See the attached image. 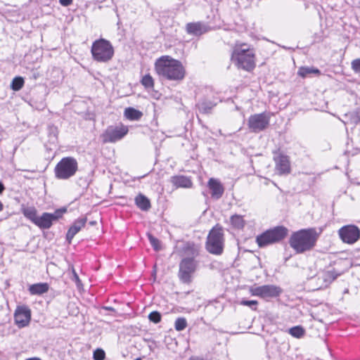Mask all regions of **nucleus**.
<instances>
[{"mask_svg": "<svg viewBox=\"0 0 360 360\" xmlns=\"http://www.w3.org/2000/svg\"><path fill=\"white\" fill-rule=\"evenodd\" d=\"M224 246L223 229L221 226L217 225L211 229L207 236L206 249L211 254L220 255L223 252Z\"/></svg>", "mask_w": 360, "mask_h": 360, "instance_id": "nucleus-5", "label": "nucleus"}, {"mask_svg": "<svg viewBox=\"0 0 360 360\" xmlns=\"http://www.w3.org/2000/svg\"><path fill=\"white\" fill-rule=\"evenodd\" d=\"M25 84L24 79L22 77H15L13 79L11 84V88L15 91L20 90Z\"/></svg>", "mask_w": 360, "mask_h": 360, "instance_id": "nucleus-28", "label": "nucleus"}, {"mask_svg": "<svg viewBox=\"0 0 360 360\" xmlns=\"http://www.w3.org/2000/svg\"><path fill=\"white\" fill-rule=\"evenodd\" d=\"M27 360H41L38 358H32V359H27Z\"/></svg>", "mask_w": 360, "mask_h": 360, "instance_id": "nucleus-46", "label": "nucleus"}, {"mask_svg": "<svg viewBox=\"0 0 360 360\" xmlns=\"http://www.w3.org/2000/svg\"><path fill=\"white\" fill-rule=\"evenodd\" d=\"M143 114H124L127 120L130 121L139 120Z\"/></svg>", "mask_w": 360, "mask_h": 360, "instance_id": "nucleus-39", "label": "nucleus"}, {"mask_svg": "<svg viewBox=\"0 0 360 360\" xmlns=\"http://www.w3.org/2000/svg\"><path fill=\"white\" fill-rule=\"evenodd\" d=\"M49 286L46 283H39L32 284L29 288V291L32 295H42L48 292Z\"/></svg>", "mask_w": 360, "mask_h": 360, "instance_id": "nucleus-22", "label": "nucleus"}, {"mask_svg": "<svg viewBox=\"0 0 360 360\" xmlns=\"http://www.w3.org/2000/svg\"><path fill=\"white\" fill-rule=\"evenodd\" d=\"M289 333L296 338H302L304 334V330L302 326H297L289 329Z\"/></svg>", "mask_w": 360, "mask_h": 360, "instance_id": "nucleus-29", "label": "nucleus"}, {"mask_svg": "<svg viewBox=\"0 0 360 360\" xmlns=\"http://www.w3.org/2000/svg\"><path fill=\"white\" fill-rule=\"evenodd\" d=\"M250 292L254 296L269 298L279 296L282 292V290L280 287L274 285H264L251 288Z\"/></svg>", "mask_w": 360, "mask_h": 360, "instance_id": "nucleus-10", "label": "nucleus"}, {"mask_svg": "<svg viewBox=\"0 0 360 360\" xmlns=\"http://www.w3.org/2000/svg\"><path fill=\"white\" fill-rule=\"evenodd\" d=\"M352 68L355 72L360 73V58L355 59L352 62Z\"/></svg>", "mask_w": 360, "mask_h": 360, "instance_id": "nucleus-38", "label": "nucleus"}, {"mask_svg": "<svg viewBox=\"0 0 360 360\" xmlns=\"http://www.w3.org/2000/svg\"><path fill=\"white\" fill-rule=\"evenodd\" d=\"M193 256L197 255V252H195V250H193Z\"/></svg>", "mask_w": 360, "mask_h": 360, "instance_id": "nucleus-47", "label": "nucleus"}, {"mask_svg": "<svg viewBox=\"0 0 360 360\" xmlns=\"http://www.w3.org/2000/svg\"><path fill=\"white\" fill-rule=\"evenodd\" d=\"M77 169L78 163L75 158H63L55 167V176L58 179H68L75 174Z\"/></svg>", "mask_w": 360, "mask_h": 360, "instance_id": "nucleus-6", "label": "nucleus"}, {"mask_svg": "<svg viewBox=\"0 0 360 360\" xmlns=\"http://www.w3.org/2000/svg\"><path fill=\"white\" fill-rule=\"evenodd\" d=\"M198 108L200 110H210L212 109L213 104L212 103H210L209 104H207L205 102H200L198 104Z\"/></svg>", "mask_w": 360, "mask_h": 360, "instance_id": "nucleus-37", "label": "nucleus"}, {"mask_svg": "<svg viewBox=\"0 0 360 360\" xmlns=\"http://www.w3.org/2000/svg\"><path fill=\"white\" fill-rule=\"evenodd\" d=\"M129 131L127 126L122 124L108 126L101 135L103 143H115L122 140Z\"/></svg>", "mask_w": 360, "mask_h": 360, "instance_id": "nucleus-7", "label": "nucleus"}, {"mask_svg": "<svg viewBox=\"0 0 360 360\" xmlns=\"http://www.w3.org/2000/svg\"><path fill=\"white\" fill-rule=\"evenodd\" d=\"M198 263L193 257L184 258L179 264V278L184 283L191 281V275L195 271Z\"/></svg>", "mask_w": 360, "mask_h": 360, "instance_id": "nucleus-8", "label": "nucleus"}, {"mask_svg": "<svg viewBox=\"0 0 360 360\" xmlns=\"http://www.w3.org/2000/svg\"><path fill=\"white\" fill-rule=\"evenodd\" d=\"M154 69L160 78L169 81H181L186 75L181 62L169 56H162L156 59Z\"/></svg>", "mask_w": 360, "mask_h": 360, "instance_id": "nucleus-1", "label": "nucleus"}, {"mask_svg": "<svg viewBox=\"0 0 360 360\" xmlns=\"http://www.w3.org/2000/svg\"><path fill=\"white\" fill-rule=\"evenodd\" d=\"M59 2L62 6H68L72 4V0H59Z\"/></svg>", "mask_w": 360, "mask_h": 360, "instance_id": "nucleus-40", "label": "nucleus"}, {"mask_svg": "<svg viewBox=\"0 0 360 360\" xmlns=\"http://www.w3.org/2000/svg\"><path fill=\"white\" fill-rule=\"evenodd\" d=\"M91 53L94 60L107 63L112 58L115 51L112 44L108 40L101 38L93 42Z\"/></svg>", "mask_w": 360, "mask_h": 360, "instance_id": "nucleus-4", "label": "nucleus"}, {"mask_svg": "<svg viewBox=\"0 0 360 360\" xmlns=\"http://www.w3.org/2000/svg\"><path fill=\"white\" fill-rule=\"evenodd\" d=\"M171 183L176 188H189L193 186L192 180L190 177L183 176V175H176L171 177Z\"/></svg>", "mask_w": 360, "mask_h": 360, "instance_id": "nucleus-19", "label": "nucleus"}, {"mask_svg": "<svg viewBox=\"0 0 360 360\" xmlns=\"http://www.w3.org/2000/svg\"><path fill=\"white\" fill-rule=\"evenodd\" d=\"M273 243H278L285 238L288 233L287 228L278 226L266 231Z\"/></svg>", "mask_w": 360, "mask_h": 360, "instance_id": "nucleus-16", "label": "nucleus"}, {"mask_svg": "<svg viewBox=\"0 0 360 360\" xmlns=\"http://www.w3.org/2000/svg\"><path fill=\"white\" fill-rule=\"evenodd\" d=\"M297 75L302 78H306L312 75L319 76L321 71L314 67L302 66L299 68Z\"/></svg>", "mask_w": 360, "mask_h": 360, "instance_id": "nucleus-21", "label": "nucleus"}, {"mask_svg": "<svg viewBox=\"0 0 360 360\" xmlns=\"http://www.w3.org/2000/svg\"><path fill=\"white\" fill-rule=\"evenodd\" d=\"M141 82L145 88L148 89H153L154 86V79L149 74L144 75Z\"/></svg>", "mask_w": 360, "mask_h": 360, "instance_id": "nucleus-31", "label": "nucleus"}, {"mask_svg": "<svg viewBox=\"0 0 360 360\" xmlns=\"http://www.w3.org/2000/svg\"><path fill=\"white\" fill-rule=\"evenodd\" d=\"M319 236L314 228L302 229L291 235L289 244L297 253H303L315 246Z\"/></svg>", "mask_w": 360, "mask_h": 360, "instance_id": "nucleus-2", "label": "nucleus"}, {"mask_svg": "<svg viewBox=\"0 0 360 360\" xmlns=\"http://www.w3.org/2000/svg\"><path fill=\"white\" fill-rule=\"evenodd\" d=\"M148 319L150 321L158 323L161 321V314L158 311H154L149 314Z\"/></svg>", "mask_w": 360, "mask_h": 360, "instance_id": "nucleus-34", "label": "nucleus"}, {"mask_svg": "<svg viewBox=\"0 0 360 360\" xmlns=\"http://www.w3.org/2000/svg\"><path fill=\"white\" fill-rule=\"evenodd\" d=\"M86 219L85 218L78 219L68 229L66 234V239L69 243H71L75 236L85 226Z\"/></svg>", "mask_w": 360, "mask_h": 360, "instance_id": "nucleus-18", "label": "nucleus"}, {"mask_svg": "<svg viewBox=\"0 0 360 360\" xmlns=\"http://www.w3.org/2000/svg\"><path fill=\"white\" fill-rule=\"evenodd\" d=\"M66 212L65 208L56 210L53 213L44 212L38 217L35 225L41 229H49L51 227L53 222L62 217Z\"/></svg>", "mask_w": 360, "mask_h": 360, "instance_id": "nucleus-9", "label": "nucleus"}, {"mask_svg": "<svg viewBox=\"0 0 360 360\" xmlns=\"http://www.w3.org/2000/svg\"><path fill=\"white\" fill-rule=\"evenodd\" d=\"M274 160L275 161L276 171L279 175L288 174L290 172V163L289 157L283 153H276Z\"/></svg>", "mask_w": 360, "mask_h": 360, "instance_id": "nucleus-14", "label": "nucleus"}, {"mask_svg": "<svg viewBox=\"0 0 360 360\" xmlns=\"http://www.w3.org/2000/svg\"><path fill=\"white\" fill-rule=\"evenodd\" d=\"M72 272H73L74 278H75V280L77 281H79V276H78V275L77 274V273L75 272V271L74 269L72 270Z\"/></svg>", "mask_w": 360, "mask_h": 360, "instance_id": "nucleus-44", "label": "nucleus"}, {"mask_svg": "<svg viewBox=\"0 0 360 360\" xmlns=\"http://www.w3.org/2000/svg\"><path fill=\"white\" fill-rule=\"evenodd\" d=\"M4 190H5V186L2 184V182L0 181V194H1L4 192Z\"/></svg>", "mask_w": 360, "mask_h": 360, "instance_id": "nucleus-43", "label": "nucleus"}, {"mask_svg": "<svg viewBox=\"0 0 360 360\" xmlns=\"http://www.w3.org/2000/svg\"><path fill=\"white\" fill-rule=\"evenodd\" d=\"M338 119L341 120L345 124H352L356 125L360 122V117L359 114H342V117Z\"/></svg>", "mask_w": 360, "mask_h": 360, "instance_id": "nucleus-24", "label": "nucleus"}, {"mask_svg": "<svg viewBox=\"0 0 360 360\" xmlns=\"http://www.w3.org/2000/svg\"><path fill=\"white\" fill-rule=\"evenodd\" d=\"M93 357L94 360H104L105 357V352L102 349H96L94 352Z\"/></svg>", "mask_w": 360, "mask_h": 360, "instance_id": "nucleus-35", "label": "nucleus"}, {"mask_svg": "<svg viewBox=\"0 0 360 360\" xmlns=\"http://www.w3.org/2000/svg\"><path fill=\"white\" fill-rule=\"evenodd\" d=\"M318 280H321L323 283L319 285V288H322L326 287L333 280L335 279L334 277L329 273H324L321 276L317 278Z\"/></svg>", "mask_w": 360, "mask_h": 360, "instance_id": "nucleus-27", "label": "nucleus"}, {"mask_svg": "<svg viewBox=\"0 0 360 360\" xmlns=\"http://www.w3.org/2000/svg\"><path fill=\"white\" fill-rule=\"evenodd\" d=\"M187 327V321L184 317H179L174 323V328L177 331H181Z\"/></svg>", "mask_w": 360, "mask_h": 360, "instance_id": "nucleus-32", "label": "nucleus"}, {"mask_svg": "<svg viewBox=\"0 0 360 360\" xmlns=\"http://www.w3.org/2000/svg\"><path fill=\"white\" fill-rule=\"evenodd\" d=\"M58 128L55 126L50 125L48 127V134L50 142L54 143L58 139Z\"/></svg>", "mask_w": 360, "mask_h": 360, "instance_id": "nucleus-30", "label": "nucleus"}, {"mask_svg": "<svg viewBox=\"0 0 360 360\" xmlns=\"http://www.w3.org/2000/svg\"><path fill=\"white\" fill-rule=\"evenodd\" d=\"M148 237L154 250L156 251L160 250L161 249L160 240L151 234H148Z\"/></svg>", "mask_w": 360, "mask_h": 360, "instance_id": "nucleus-33", "label": "nucleus"}, {"mask_svg": "<svg viewBox=\"0 0 360 360\" xmlns=\"http://www.w3.org/2000/svg\"><path fill=\"white\" fill-rule=\"evenodd\" d=\"M231 60L238 69L251 71L255 67V51L246 44L237 43L233 48Z\"/></svg>", "mask_w": 360, "mask_h": 360, "instance_id": "nucleus-3", "label": "nucleus"}, {"mask_svg": "<svg viewBox=\"0 0 360 360\" xmlns=\"http://www.w3.org/2000/svg\"><path fill=\"white\" fill-rule=\"evenodd\" d=\"M269 123V114H253L248 119V127L255 133L266 129Z\"/></svg>", "mask_w": 360, "mask_h": 360, "instance_id": "nucleus-12", "label": "nucleus"}, {"mask_svg": "<svg viewBox=\"0 0 360 360\" xmlns=\"http://www.w3.org/2000/svg\"><path fill=\"white\" fill-rule=\"evenodd\" d=\"M188 360H205L203 358H200L199 356H191Z\"/></svg>", "mask_w": 360, "mask_h": 360, "instance_id": "nucleus-42", "label": "nucleus"}, {"mask_svg": "<svg viewBox=\"0 0 360 360\" xmlns=\"http://www.w3.org/2000/svg\"><path fill=\"white\" fill-rule=\"evenodd\" d=\"M14 319L19 328L27 326L31 320V310L27 306H18L14 314Z\"/></svg>", "mask_w": 360, "mask_h": 360, "instance_id": "nucleus-13", "label": "nucleus"}, {"mask_svg": "<svg viewBox=\"0 0 360 360\" xmlns=\"http://www.w3.org/2000/svg\"><path fill=\"white\" fill-rule=\"evenodd\" d=\"M186 30L189 34L200 36L211 30V27L206 22L198 21L187 23Z\"/></svg>", "mask_w": 360, "mask_h": 360, "instance_id": "nucleus-15", "label": "nucleus"}, {"mask_svg": "<svg viewBox=\"0 0 360 360\" xmlns=\"http://www.w3.org/2000/svg\"><path fill=\"white\" fill-rule=\"evenodd\" d=\"M134 360H142V359H141V358L139 357V358L135 359Z\"/></svg>", "mask_w": 360, "mask_h": 360, "instance_id": "nucleus-48", "label": "nucleus"}, {"mask_svg": "<svg viewBox=\"0 0 360 360\" xmlns=\"http://www.w3.org/2000/svg\"><path fill=\"white\" fill-rule=\"evenodd\" d=\"M240 304L243 306H248L252 309H256V306L257 305L258 302L256 300H243L240 301Z\"/></svg>", "mask_w": 360, "mask_h": 360, "instance_id": "nucleus-36", "label": "nucleus"}, {"mask_svg": "<svg viewBox=\"0 0 360 360\" xmlns=\"http://www.w3.org/2000/svg\"><path fill=\"white\" fill-rule=\"evenodd\" d=\"M4 209V205L3 203L0 201V212L2 211Z\"/></svg>", "mask_w": 360, "mask_h": 360, "instance_id": "nucleus-45", "label": "nucleus"}, {"mask_svg": "<svg viewBox=\"0 0 360 360\" xmlns=\"http://www.w3.org/2000/svg\"><path fill=\"white\" fill-rule=\"evenodd\" d=\"M23 215L28 219H30L33 224H36L37 221V211L34 207H27L22 208V210Z\"/></svg>", "mask_w": 360, "mask_h": 360, "instance_id": "nucleus-23", "label": "nucleus"}, {"mask_svg": "<svg viewBox=\"0 0 360 360\" xmlns=\"http://www.w3.org/2000/svg\"><path fill=\"white\" fill-rule=\"evenodd\" d=\"M340 239L345 243L353 244L360 238V230L355 225H346L338 231Z\"/></svg>", "mask_w": 360, "mask_h": 360, "instance_id": "nucleus-11", "label": "nucleus"}, {"mask_svg": "<svg viewBox=\"0 0 360 360\" xmlns=\"http://www.w3.org/2000/svg\"><path fill=\"white\" fill-rule=\"evenodd\" d=\"M359 184H360V182H359Z\"/></svg>", "mask_w": 360, "mask_h": 360, "instance_id": "nucleus-49", "label": "nucleus"}, {"mask_svg": "<svg viewBox=\"0 0 360 360\" xmlns=\"http://www.w3.org/2000/svg\"><path fill=\"white\" fill-rule=\"evenodd\" d=\"M124 112L128 113V112H140L132 108H125Z\"/></svg>", "mask_w": 360, "mask_h": 360, "instance_id": "nucleus-41", "label": "nucleus"}, {"mask_svg": "<svg viewBox=\"0 0 360 360\" xmlns=\"http://www.w3.org/2000/svg\"><path fill=\"white\" fill-rule=\"evenodd\" d=\"M230 220H231V223L232 226L236 229H241L245 226V221H244L243 217L240 215H238V214L233 215L231 217Z\"/></svg>", "mask_w": 360, "mask_h": 360, "instance_id": "nucleus-26", "label": "nucleus"}, {"mask_svg": "<svg viewBox=\"0 0 360 360\" xmlns=\"http://www.w3.org/2000/svg\"><path fill=\"white\" fill-rule=\"evenodd\" d=\"M211 191V195L213 198L219 199L224 191V188L221 182L214 178L210 179L207 184Z\"/></svg>", "mask_w": 360, "mask_h": 360, "instance_id": "nucleus-17", "label": "nucleus"}, {"mask_svg": "<svg viewBox=\"0 0 360 360\" xmlns=\"http://www.w3.org/2000/svg\"><path fill=\"white\" fill-rule=\"evenodd\" d=\"M134 201L136 205L142 211H148L151 207L150 200L141 193L136 196Z\"/></svg>", "mask_w": 360, "mask_h": 360, "instance_id": "nucleus-20", "label": "nucleus"}, {"mask_svg": "<svg viewBox=\"0 0 360 360\" xmlns=\"http://www.w3.org/2000/svg\"><path fill=\"white\" fill-rule=\"evenodd\" d=\"M256 242L259 248H264L269 245L273 244L266 231L259 235L256 238Z\"/></svg>", "mask_w": 360, "mask_h": 360, "instance_id": "nucleus-25", "label": "nucleus"}]
</instances>
